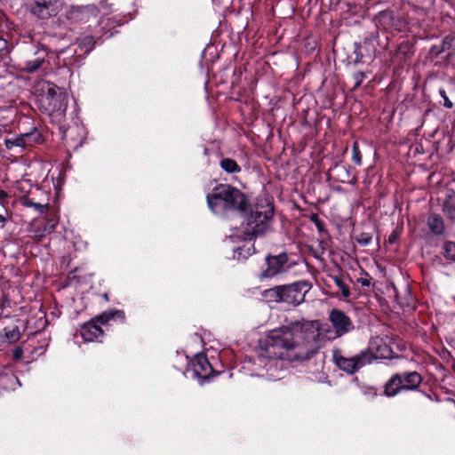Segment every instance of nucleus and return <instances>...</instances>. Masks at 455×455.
<instances>
[{
	"label": "nucleus",
	"mask_w": 455,
	"mask_h": 455,
	"mask_svg": "<svg viewBox=\"0 0 455 455\" xmlns=\"http://www.w3.org/2000/svg\"><path fill=\"white\" fill-rule=\"evenodd\" d=\"M443 211L448 218H455V193L453 191L447 193L443 203Z\"/></svg>",
	"instance_id": "aec40b11"
},
{
	"label": "nucleus",
	"mask_w": 455,
	"mask_h": 455,
	"mask_svg": "<svg viewBox=\"0 0 455 455\" xmlns=\"http://www.w3.org/2000/svg\"><path fill=\"white\" fill-rule=\"evenodd\" d=\"M56 227V221L53 220H49L44 226V231L47 233H51L54 230Z\"/></svg>",
	"instance_id": "2f4dec72"
},
{
	"label": "nucleus",
	"mask_w": 455,
	"mask_h": 455,
	"mask_svg": "<svg viewBox=\"0 0 455 455\" xmlns=\"http://www.w3.org/2000/svg\"><path fill=\"white\" fill-rule=\"evenodd\" d=\"M332 280L336 286L339 289L342 296L344 298H348L350 296V290L347 285L344 283L341 276L334 275L332 276Z\"/></svg>",
	"instance_id": "393cba45"
},
{
	"label": "nucleus",
	"mask_w": 455,
	"mask_h": 455,
	"mask_svg": "<svg viewBox=\"0 0 455 455\" xmlns=\"http://www.w3.org/2000/svg\"><path fill=\"white\" fill-rule=\"evenodd\" d=\"M100 323L105 324L112 319H118L121 322L125 320V314L123 310H109L96 316Z\"/></svg>",
	"instance_id": "a211bd4d"
},
{
	"label": "nucleus",
	"mask_w": 455,
	"mask_h": 455,
	"mask_svg": "<svg viewBox=\"0 0 455 455\" xmlns=\"http://www.w3.org/2000/svg\"><path fill=\"white\" fill-rule=\"evenodd\" d=\"M282 287L281 285L265 290L263 296L270 302L282 303Z\"/></svg>",
	"instance_id": "412c9836"
},
{
	"label": "nucleus",
	"mask_w": 455,
	"mask_h": 455,
	"mask_svg": "<svg viewBox=\"0 0 455 455\" xmlns=\"http://www.w3.org/2000/svg\"><path fill=\"white\" fill-rule=\"evenodd\" d=\"M362 352L367 355L368 364L376 359L391 358L393 354L391 347L379 336L371 338L369 341L368 347L362 350Z\"/></svg>",
	"instance_id": "9b49d317"
},
{
	"label": "nucleus",
	"mask_w": 455,
	"mask_h": 455,
	"mask_svg": "<svg viewBox=\"0 0 455 455\" xmlns=\"http://www.w3.org/2000/svg\"><path fill=\"white\" fill-rule=\"evenodd\" d=\"M332 358L335 365L342 371L347 374H354L361 368L367 365V355L361 351L358 355L347 357L341 354L339 349H334Z\"/></svg>",
	"instance_id": "423d86ee"
},
{
	"label": "nucleus",
	"mask_w": 455,
	"mask_h": 455,
	"mask_svg": "<svg viewBox=\"0 0 455 455\" xmlns=\"http://www.w3.org/2000/svg\"><path fill=\"white\" fill-rule=\"evenodd\" d=\"M397 234L395 232H392L388 236V243H395L397 240Z\"/></svg>",
	"instance_id": "c9c22d12"
},
{
	"label": "nucleus",
	"mask_w": 455,
	"mask_h": 455,
	"mask_svg": "<svg viewBox=\"0 0 455 455\" xmlns=\"http://www.w3.org/2000/svg\"><path fill=\"white\" fill-rule=\"evenodd\" d=\"M372 239L370 233L363 232L355 237V241L362 246H367Z\"/></svg>",
	"instance_id": "bb28decb"
},
{
	"label": "nucleus",
	"mask_w": 455,
	"mask_h": 455,
	"mask_svg": "<svg viewBox=\"0 0 455 455\" xmlns=\"http://www.w3.org/2000/svg\"><path fill=\"white\" fill-rule=\"evenodd\" d=\"M454 41L453 37L446 36L442 44V50L440 52H444L448 49H450L452 45V43Z\"/></svg>",
	"instance_id": "7c9ffc66"
},
{
	"label": "nucleus",
	"mask_w": 455,
	"mask_h": 455,
	"mask_svg": "<svg viewBox=\"0 0 455 455\" xmlns=\"http://www.w3.org/2000/svg\"><path fill=\"white\" fill-rule=\"evenodd\" d=\"M281 287L282 303L296 307L305 300V296L309 291L311 285L306 281H299L281 285Z\"/></svg>",
	"instance_id": "0eeeda50"
},
{
	"label": "nucleus",
	"mask_w": 455,
	"mask_h": 455,
	"mask_svg": "<svg viewBox=\"0 0 455 455\" xmlns=\"http://www.w3.org/2000/svg\"><path fill=\"white\" fill-rule=\"evenodd\" d=\"M4 145L7 149L14 150L16 153L19 154H21L23 151L27 150L23 133L20 134L19 136L5 139Z\"/></svg>",
	"instance_id": "dca6fc26"
},
{
	"label": "nucleus",
	"mask_w": 455,
	"mask_h": 455,
	"mask_svg": "<svg viewBox=\"0 0 455 455\" xmlns=\"http://www.w3.org/2000/svg\"><path fill=\"white\" fill-rule=\"evenodd\" d=\"M96 16L97 9L93 6H70L65 14L70 24L86 23L92 17Z\"/></svg>",
	"instance_id": "f8f14e48"
},
{
	"label": "nucleus",
	"mask_w": 455,
	"mask_h": 455,
	"mask_svg": "<svg viewBox=\"0 0 455 455\" xmlns=\"http://www.w3.org/2000/svg\"><path fill=\"white\" fill-rule=\"evenodd\" d=\"M220 167L228 173H236L241 172L239 164L231 158H223L220 163Z\"/></svg>",
	"instance_id": "4be33fe9"
},
{
	"label": "nucleus",
	"mask_w": 455,
	"mask_h": 455,
	"mask_svg": "<svg viewBox=\"0 0 455 455\" xmlns=\"http://www.w3.org/2000/svg\"><path fill=\"white\" fill-rule=\"evenodd\" d=\"M192 366L194 375L201 380V384L209 380L210 377L214 372L206 356L202 355H198L195 357Z\"/></svg>",
	"instance_id": "ddd939ff"
},
{
	"label": "nucleus",
	"mask_w": 455,
	"mask_h": 455,
	"mask_svg": "<svg viewBox=\"0 0 455 455\" xmlns=\"http://www.w3.org/2000/svg\"><path fill=\"white\" fill-rule=\"evenodd\" d=\"M310 220L315 225L317 230L320 233L325 232L324 223L322 220L319 219L317 214H312L310 216Z\"/></svg>",
	"instance_id": "c85d7f7f"
},
{
	"label": "nucleus",
	"mask_w": 455,
	"mask_h": 455,
	"mask_svg": "<svg viewBox=\"0 0 455 455\" xmlns=\"http://www.w3.org/2000/svg\"><path fill=\"white\" fill-rule=\"evenodd\" d=\"M5 336L10 343H14L18 341L20 338V329L18 327H14L10 331H6Z\"/></svg>",
	"instance_id": "a878e982"
},
{
	"label": "nucleus",
	"mask_w": 455,
	"mask_h": 455,
	"mask_svg": "<svg viewBox=\"0 0 455 455\" xmlns=\"http://www.w3.org/2000/svg\"><path fill=\"white\" fill-rule=\"evenodd\" d=\"M427 226L435 235H442L444 232V222L443 218L435 213L428 216Z\"/></svg>",
	"instance_id": "f3484780"
},
{
	"label": "nucleus",
	"mask_w": 455,
	"mask_h": 455,
	"mask_svg": "<svg viewBox=\"0 0 455 455\" xmlns=\"http://www.w3.org/2000/svg\"><path fill=\"white\" fill-rule=\"evenodd\" d=\"M328 320L332 330L318 320H302L274 329L259 342L258 359L267 369H282L283 362H302L312 358L326 341L340 338L355 330L352 319L342 310L333 308Z\"/></svg>",
	"instance_id": "f257e3e1"
},
{
	"label": "nucleus",
	"mask_w": 455,
	"mask_h": 455,
	"mask_svg": "<svg viewBox=\"0 0 455 455\" xmlns=\"http://www.w3.org/2000/svg\"><path fill=\"white\" fill-rule=\"evenodd\" d=\"M265 261L266 268L259 274L260 280L272 278L287 271L288 256L286 253H280L275 256L267 255Z\"/></svg>",
	"instance_id": "1a4fd4ad"
},
{
	"label": "nucleus",
	"mask_w": 455,
	"mask_h": 455,
	"mask_svg": "<svg viewBox=\"0 0 455 455\" xmlns=\"http://www.w3.org/2000/svg\"><path fill=\"white\" fill-rule=\"evenodd\" d=\"M5 220H6L5 218L2 214H0V224L4 223Z\"/></svg>",
	"instance_id": "ea45409f"
},
{
	"label": "nucleus",
	"mask_w": 455,
	"mask_h": 455,
	"mask_svg": "<svg viewBox=\"0 0 455 455\" xmlns=\"http://www.w3.org/2000/svg\"><path fill=\"white\" fill-rule=\"evenodd\" d=\"M357 281H358V283H361L362 286H370V284H371V281L369 278L361 277Z\"/></svg>",
	"instance_id": "f704fd0d"
},
{
	"label": "nucleus",
	"mask_w": 455,
	"mask_h": 455,
	"mask_svg": "<svg viewBox=\"0 0 455 455\" xmlns=\"http://www.w3.org/2000/svg\"><path fill=\"white\" fill-rule=\"evenodd\" d=\"M23 134L25 138L26 149H28L36 144H41L44 141L43 135L36 128H33L29 132H25Z\"/></svg>",
	"instance_id": "6ab92c4d"
},
{
	"label": "nucleus",
	"mask_w": 455,
	"mask_h": 455,
	"mask_svg": "<svg viewBox=\"0 0 455 455\" xmlns=\"http://www.w3.org/2000/svg\"><path fill=\"white\" fill-rule=\"evenodd\" d=\"M23 356V349L20 347H17L13 349V359L21 360Z\"/></svg>",
	"instance_id": "473e14b6"
},
{
	"label": "nucleus",
	"mask_w": 455,
	"mask_h": 455,
	"mask_svg": "<svg viewBox=\"0 0 455 455\" xmlns=\"http://www.w3.org/2000/svg\"><path fill=\"white\" fill-rule=\"evenodd\" d=\"M27 56H30L31 59H35V54L29 52V46L28 47L27 50Z\"/></svg>",
	"instance_id": "58836bf2"
},
{
	"label": "nucleus",
	"mask_w": 455,
	"mask_h": 455,
	"mask_svg": "<svg viewBox=\"0 0 455 455\" xmlns=\"http://www.w3.org/2000/svg\"><path fill=\"white\" fill-rule=\"evenodd\" d=\"M439 94L443 100V106L447 108H451L453 107V103L448 98L446 92L444 89H439Z\"/></svg>",
	"instance_id": "c756f323"
},
{
	"label": "nucleus",
	"mask_w": 455,
	"mask_h": 455,
	"mask_svg": "<svg viewBox=\"0 0 455 455\" xmlns=\"http://www.w3.org/2000/svg\"><path fill=\"white\" fill-rule=\"evenodd\" d=\"M97 319H92L83 324L81 327V336L85 342H92L97 340L100 337L104 334L103 330L98 324Z\"/></svg>",
	"instance_id": "2eb2a0df"
},
{
	"label": "nucleus",
	"mask_w": 455,
	"mask_h": 455,
	"mask_svg": "<svg viewBox=\"0 0 455 455\" xmlns=\"http://www.w3.org/2000/svg\"><path fill=\"white\" fill-rule=\"evenodd\" d=\"M242 216V222L238 228L236 235L247 242L235 251V257L238 259H247L255 252L251 241L262 235L269 228L270 222L274 216V204L268 198H261L256 204L239 212Z\"/></svg>",
	"instance_id": "f03ea898"
},
{
	"label": "nucleus",
	"mask_w": 455,
	"mask_h": 455,
	"mask_svg": "<svg viewBox=\"0 0 455 455\" xmlns=\"http://www.w3.org/2000/svg\"><path fill=\"white\" fill-rule=\"evenodd\" d=\"M29 52L35 54V59H31L30 56H26V59L22 60L19 66L20 70L24 72L35 73L39 70L45 62L48 55L47 48L44 45L31 44L29 45Z\"/></svg>",
	"instance_id": "9d476101"
},
{
	"label": "nucleus",
	"mask_w": 455,
	"mask_h": 455,
	"mask_svg": "<svg viewBox=\"0 0 455 455\" xmlns=\"http://www.w3.org/2000/svg\"><path fill=\"white\" fill-rule=\"evenodd\" d=\"M95 39L92 36H85L81 38L78 42V46L81 50H83L85 53H89L95 46Z\"/></svg>",
	"instance_id": "5701e85b"
},
{
	"label": "nucleus",
	"mask_w": 455,
	"mask_h": 455,
	"mask_svg": "<svg viewBox=\"0 0 455 455\" xmlns=\"http://www.w3.org/2000/svg\"><path fill=\"white\" fill-rule=\"evenodd\" d=\"M43 198H36L33 192L20 199L21 204L25 207L34 208L38 213L43 214L49 209V199L47 195L40 189H36Z\"/></svg>",
	"instance_id": "4468645a"
},
{
	"label": "nucleus",
	"mask_w": 455,
	"mask_h": 455,
	"mask_svg": "<svg viewBox=\"0 0 455 455\" xmlns=\"http://www.w3.org/2000/svg\"><path fill=\"white\" fill-rule=\"evenodd\" d=\"M42 111L50 116L53 122L61 124L65 119L68 108V95L60 87L47 83L44 94L39 99Z\"/></svg>",
	"instance_id": "20e7f679"
},
{
	"label": "nucleus",
	"mask_w": 455,
	"mask_h": 455,
	"mask_svg": "<svg viewBox=\"0 0 455 455\" xmlns=\"http://www.w3.org/2000/svg\"><path fill=\"white\" fill-rule=\"evenodd\" d=\"M355 80H356L355 87H357V86H359L361 84V83H362V81H363V79L364 77V75H363V73L360 72V73L355 74Z\"/></svg>",
	"instance_id": "72a5a7b5"
},
{
	"label": "nucleus",
	"mask_w": 455,
	"mask_h": 455,
	"mask_svg": "<svg viewBox=\"0 0 455 455\" xmlns=\"http://www.w3.org/2000/svg\"><path fill=\"white\" fill-rule=\"evenodd\" d=\"M62 7L61 0H34L29 11L39 20H48L56 16Z\"/></svg>",
	"instance_id": "6e6552de"
},
{
	"label": "nucleus",
	"mask_w": 455,
	"mask_h": 455,
	"mask_svg": "<svg viewBox=\"0 0 455 455\" xmlns=\"http://www.w3.org/2000/svg\"><path fill=\"white\" fill-rule=\"evenodd\" d=\"M206 201L210 210L222 217H228L234 212H243L250 206L247 196L229 184L216 185L207 195Z\"/></svg>",
	"instance_id": "7ed1b4c3"
},
{
	"label": "nucleus",
	"mask_w": 455,
	"mask_h": 455,
	"mask_svg": "<svg viewBox=\"0 0 455 455\" xmlns=\"http://www.w3.org/2000/svg\"><path fill=\"white\" fill-rule=\"evenodd\" d=\"M443 254L447 259L455 261V242H445L443 245Z\"/></svg>",
	"instance_id": "b1692460"
},
{
	"label": "nucleus",
	"mask_w": 455,
	"mask_h": 455,
	"mask_svg": "<svg viewBox=\"0 0 455 455\" xmlns=\"http://www.w3.org/2000/svg\"><path fill=\"white\" fill-rule=\"evenodd\" d=\"M69 132H70V129L63 131L62 132V140H68Z\"/></svg>",
	"instance_id": "4c0bfd02"
},
{
	"label": "nucleus",
	"mask_w": 455,
	"mask_h": 455,
	"mask_svg": "<svg viewBox=\"0 0 455 455\" xmlns=\"http://www.w3.org/2000/svg\"><path fill=\"white\" fill-rule=\"evenodd\" d=\"M352 160L357 165L362 164V154L359 150V148H358V145L356 142H355L352 147Z\"/></svg>",
	"instance_id": "cd10ccee"
},
{
	"label": "nucleus",
	"mask_w": 455,
	"mask_h": 455,
	"mask_svg": "<svg viewBox=\"0 0 455 455\" xmlns=\"http://www.w3.org/2000/svg\"><path fill=\"white\" fill-rule=\"evenodd\" d=\"M7 47V42L3 39V38H0V52H2L4 50H5Z\"/></svg>",
	"instance_id": "e433bc0d"
},
{
	"label": "nucleus",
	"mask_w": 455,
	"mask_h": 455,
	"mask_svg": "<svg viewBox=\"0 0 455 455\" xmlns=\"http://www.w3.org/2000/svg\"><path fill=\"white\" fill-rule=\"evenodd\" d=\"M423 381L418 371H403L394 374L384 387V394L393 397L403 390H417Z\"/></svg>",
	"instance_id": "39448f33"
}]
</instances>
